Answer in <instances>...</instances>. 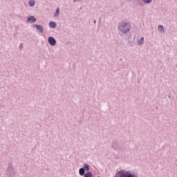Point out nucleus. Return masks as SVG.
<instances>
[{"instance_id":"1","label":"nucleus","mask_w":177,"mask_h":177,"mask_svg":"<svg viewBox=\"0 0 177 177\" xmlns=\"http://www.w3.org/2000/svg\"><path fill=\"white\" fill-rule=\"evenodd\" d=\"M130 29L131 25L129 24L124 23L119 26L120 31H121V32H123L124 34H127V32H128Z\"/></svg>"},{"instance_id":"2","label":"nucleus","mask_w":177,"mask_h":177,"mask_svg":"<svg viewBox=\"0 0 177 177\" xmlns=\"http://www.w3.org/2000/svg\"><path fill=\"white\" fill-rule=\"evenodd\" d=\"M48 44H50L51 46H55V45H56V40L53 37H50L48 38Z\"/></svg>"},{"instance_id":"3","label":"nucleus","mask_w":177,"mask_h":177,"mask_svg":"<svg viewBox=\"0 0 177 177\" xmlns=\"http://www.w3.org/2000/svg\"><path fill=\"white\" fill-rule=\"evenodd\" d=\"M32 23H35V21H37V19L35 18L34 16H30L28 17V21H31Z\"/></svg>"},{"instance_id":"4","label":"nucleus","mask_w":177,"mask_h":177,"mask_svg":"<svg viewBox=\"0 0 177 177\" xmlns=\"http://www.w3.org/2000/svg\"><path fill=\"white\" fill-rule=\"evenodd\" d=\"M34 27L37 28V30H38L39 32H44V28H42L41 25H34Z\"/></svg>"},{"instance_id":"5","label":"nucleus","mask_w":177,"mask_h":177,"mask_svg":"<svg viewBox=\"0 0 177 177\" xmlns=\"http://www.w3.org/2000/svg\"><path fill=\"white\" fill-rule=\"evenodd\" d=\"M80 172V175H81L82 176V175H85V169L84 168H81L79 170Z\"/></svg>"},{"instance_id":"6","label":"nucleus","mask_w":177,"mask_h":177,"mask_svg":"<svg viewBox=\"0 0 177 177\" xmlns=\"http://www.w3.org/2000/svg\"><path fill=\"white\" fill-rule=\"evenodd\" d=\"M49 26L51 28H56V24L55 22H50Z\"/></svg>"},{"instance_id":"7","label":"nucleus","mask_w":177,"mask_h":177,"mask_svg":"<svg viewBox=\"0 0 177 177\" xmlns=\"http://www.w3.org/2000/svg\"><path fill=\"white\" fill-rule=\"evenodd\" d=\"M84 177H92V173L91 171H88L84 174Z\"/></svg>"},{"instance_id":"8","label":"nucleus","mask_w":177,"mask_h":177,"mask_svg":"<svg viewBox=\"0 0 177 177\" xmlns=\"http://www.w3.org/2000/svg\"><path fill=\"white\" fill-rule=\"evenodd\" d=\"M144 41H145V38L141 37V39L140 40H138V45H142V44H143Z\"/></svg>"},{"instance_id":"9","label":"nucleus","mask_w":177,"mask_h":177,"mask_svg":"<svg viewBox=\"0 0 177 177\" xmlns=\"http://www.w3.org/2000/svg\"><path fill=\"white\" fill-rule=\"evenodd\" d=\"M158 30L159 31H160V32H164V26H162V25H160L158 26Z\"/></svg>"},{"instance_id":"10","label":"nucleus","mask_w":177,"mask_h":177,"mask_svg":"<svg viewBox=\"0 0 177 177\" xmlns=\"http://www.w3.org/2000/svg\"><path fill=\"white\" fill-rule=\"evenodd\" d=\"M30 6H34L35 5V1L34 0H30L29 1Z\"/></svg>"},{"instance_id":"11","label":"nucleus","mask_w":177,"mask_h":177,"mask_svg":"<svg viewBox=\"0 0 177 177\" xmlns=\"http://www.w3.org/2000/svg\"><path fill=\"white\" fill-rule=\"evenodd\" d=\"M59 8H57V10H56V12H55V17H56V16H59Z\"/></svg>"},{"instance_id":"12","label":"nucleus","mask_w":177,"mask_h":177,"mask_svg":"<svg viewBox=\"0 0 177 177\" xmlns=\"http://www.w3.org/2000/svg\"><path fill=\"white\" fill-rule=\"evenodd\" d=\"M84 169L86 171H89V166H88V165H84Z\"/></svg>"},{"instance_id":"13","label":"nucleus","mask_w":177,"mask_h":177,"mask_svg":"<svg viewBox=\"0 0 177 177\" xmlns=\"http://www.w3.org/2000/svg\"><path fill=\"white\" fill-rule=\"evenodd\" d=\"M143 1L145 2V3H150V2H151V0H143Z\"/></svg>"},{"instance_id":"14","label":"nucleus","mask_w":177,"mask_h":177,"mask_svg":"<svg viewBox=\"0 0 177 177\" xmlns=\"http://www.w3.org/2000/svg\"><path fill=\"white\" fill-rule=\"evenodd\" d=\"M94 23H96V21H94Z\"/></svg>"}]
</instances>
